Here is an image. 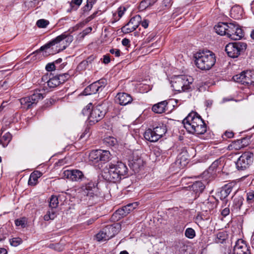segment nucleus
<instances>
[{
	"instance_id": "obj_1",
	"label": "nucleus",
	"mask_w": 254,
	"mask_h": 254,
	"mask_svg": "<svg viewBox=\"0 0 254 254\" xmlns=\"http://www.w3.org/2000/svg\"><path fill=\"white\" fill-rule=\"evenodd\" d=\"M128 169L121 161L111 162L104 168L102 176L107 181L117 183L127 176Z\"/></svg>"
},
{
	"instance_id": "obj_2",
	"label": "nucleus",
	"mask_w": 254,
	"mask_h": 254,
	"mask_svg": "<svg viewBox=\"0 0 254 254\" xmlns=\"http://www.w3.org/2000/svg\"><path fill=\"white\" fill-rule=\"evenodd\" d=\"M194 58L195 65L201 70L210 69L216 63L215 54L209 50L196 53Z\"/></svg>"
},
{
	"instance_id": "obj_3",
	"label": "nucleus",
	"mask_w": 254,
	"mask_h": 254,
	"mask_svg": "<svg viewBox=\"0 0 254 254\" xmlns=\"http://www.w3.org/2000/svg\"><path fill=\"white\" fill-rule=\"evenodd\" d=\"M45 90L36 89L34 93L30 96L22 98L19 99V102L21 105V108L28 110L36 105L37 103L44 98Z\"/></svg>"
},
{
	"instance_id": "obj_4",
	"label": "nucleus",
	"mask_w": 254,
	"mask_h": 254,
	"mask_svg": "<svg viewBox=\"0 0 254 254\" xmlns=\"http://www.w3.org/2000/svg\"><path fill=\"white\" fill-rule=\"evenodd\" d=\"M193 79L186 75H178L171 80V86L173 90L178 92L186 91L191 88Z\"/></svg>"
},
{
	"instance_id": "obj_5",
	"label": "nucleus",
	"mask_w": 254,
	"mask_h": 254,
	"mask_svg": "<svg viewBox=\"0 0 254 254\" xmlns=\"http://www.w3.org/2000/svg\"><path fill=\"white\" fill-rule=\"evenodd\" d=\"M73 40V38L72 35L70 34H66L65 33H64L61 35L57 36L56 38L49 42L45 45L42 46L40 48L39 50L41 51H45V52L46 53L47 52L46 50L49 49L51 47L53 46L62 42V44H63L62 48L57 50V52L58 53L61 51L65 49L67 47V46L69 45L70 43H71Z\"/></svg>"
},
{
	"instance_id": "obj_6",
	"label": "nucleus",
	"mask_w": 254,
	"mask_h": 254,
	"mask_svg": "<svg viewBox=\"0 0 254 254\" xmlns=\"http://www.w3.org/2000/svg\"><path fill=\"white\" fill-rule=\"evenodd\" d=\"M247 45L242 42L229 43L225 47L228 56L232 58H237L246 50Z\"/></svg>"
},
{
	"instance_id": "obj_7",
	"label": "nucleus",
	"mask_w": 254,
	"mask_h": 254,
	"mask_svg": "<svg viewBox=\"0 0 254 254\" xmlns=\"http://www.w3.org/2000/svg\"><path fill=\"white\" fill-rule=\"evenodd\" d=\"M254 154L251 152L243 153L238 159L236 165L238 170L244 171L248 169L252 165Z\"/></svg>"
},
{
	"instance_id": "obj_8",
	"label": "nucleus",
	"mask_w": 254,
	"mask_h": 254,
	"mask_svg": "<svg viewBox=\"0 0 254 254\" xmlns=\"http://www.w3.org/2000/svg\"><path fill=\"white\" fill-rule=\"evenodd\" d=\"M184 125H188L191 127H206V125L201 117L195 112H190L182 122Z\"/></svg>"
},
{
	"instance_id": "obj_9",
	"label": "nucleus",
	"mask_w": 254,
	"mask_h": 254,
	"mask_svg": "<svg viewBox=\"0 0 254 254\" xmlns=\"http://www.w3.org/2000/svg\"><path fill=\"white\" fill-rule=\"evenodd\" d=\"M106 114V110L101 105H98L92 109L88 117V122L90 126L99 122L103 118Z\"/></svg>"
},
{
	"instance_id": "obj_10",
	"label": "nucleus",
	"mask_w": 254,
	"mask_h": 254,
	"mask_svg": "<svg viewBox=\"0 0 254 254\" xmlns=\"http://www.w3.org/2000/svg\"><path fill=\"white\" fill-rule=\"evenodd\" d=\"M106 84L107 81L105 79L99 80L87 86L83 91V94L85 95H88L101 92Z\"/></svg>"
},
{
	"instance_id": "obj_11",
	"label": "nucleus",
	"mask_w": 254,
	"mask_h": 254,
	"mask_svg": "<svg viewBox=\"0 0 254 254\" xmlns=\"http://www.w3.org/2000/svg\"><path fill=\"white\" fill-rule=\"evenodd\" d=\"M227 37L233 40H239L244 36V33L235 22H230Z\"/></svg>"
},
{
	"instance_id": "obj_12",
	"label": "nucleus",
	"mask_w": 254,
	"mask_h": 254,
	"mask_svg": "<svg viewBox=\"0 0 254 254\" xmlns=\"http://www.w3.org/2000/svg\"><path fill=\"white\" fill-rule=\"evenodd\" d=\"M141 21V16L139 15H135L132 17L129 21L121 28L122 31L125 34L133 31L138 27Z\"/></svg>"
},
{
	"instance_id": "obj_13",
	"label": "nucleus",
	"mask_w": 254,
	"mask_h": 254,
	"mask_svg": "<svg viewBox=\"0 0 254 254\" xmlns=\"http://www.w3.org/2000/svg\"><path fill=\"white\" fill-rule=\"evenodd\" d=\"M63 174L64 178L72 181H81L84 178V176L82 172L79 170H65Z\"/></svg>"
},
{
	"instance_id": "obj_14",
	"label": "nucleus",
	"mask_w": 254,
	"mask_h": 254,
	"mask_svg": "<svg viewBox=\"0 0 254 254\" xmlns=\"http://www.w3.org/2000/svg\"><path fill=\"white\" fill-rule=\"evenodd\" d=\"M230 254H251V253L246 242L242 239H239L236 242L233 253Z\"/></svg>"
},
{
	"instance_id": "obj_15",
	"label": "nucleus",
	"mask_w": 254,
	"mask_h": 254,
	"mask_svg": "<svg viewBox=\"0 0 254 254\" xmlns=\"http://www.w3.org/2000/svg\"><path fill=\"white\" fill-rule=\"evenodd\" d=\"M250 75L251 70H247L241 72L240 74L234 75L233 79L237 82L250 86V78L251 77Z\"/></svg>"
},
{
	"instance_id": "obj_16",
	"label": "nucleus",
	"mask_w": 254,
	"mask_h": 254,
	"mask_svg": "<svg viewBox=\"0 0 254 254\" xmlns=\"http://www.w3.org/2000/svg\"><path fill=\"white\" fill-rule=\"evenodd\" d=\"M133 99L132 97L127 93H119L115 97V101L122 106H126L131 103Z\"/></svg>"
},
{
	"instance_id": "obj_17",
	"label": "nucleus",
	"mask_w": 254,
	"mask_h": 254,
	"mask_svg": "<svg viewBox=\"0 0 254 254\" xmlns=\"http://www.w3.org/2000/svg\"><path fill=\"white\" fill-rule=\"evenodd\" d=\"M158 128H148L144 133V137L145 139L150 142H155L157 141L162 136L157 133L158 131L157 129Z\"/></svg>"
},
{
	"instance_id": "obj_18",
	"label": "nucleus",
	"mask_w": 254,
	"mask_h": 254,
	"mask_svg": "<svg viewBox=\"0 0 254 254\" xmlns=\"http://www.w3.org/2000/svg\"><path fill=\"white\" fill-rule=\"evenodd\" d=\"M5 131V128H1L0 130V134L1 136L0 144H1L3 147H5L7 146L12 138V135L8 131L6 132L2 135L3 132Z\"/></svg>"
},
{
	"instance_id": "obj_19",
	"label": "nucleus",
	"mask_w": 254,
	"mask_h": 254,
	"mask_svg": "<svg viewBox=\"0 0 254 254\" xmlns=\"http://www.w3.org/2000/svg\"><path fill=\"white\" fill-rule=\"evenodd\" d=\"M95 184L92 182H89L85 186H82V189L86 194L87 196L90 198L91 197L94 198V197H97V195L94 194L93 190L95 189Z\"/></svg>"
},
{
	"instance_id": "obj_20",
	"label": "nucleus",
	"mask_w": 254,
	"mask_h": 254,
	"mask_svg": "<svg viewBox=\"0 0 254 254\" xmlns=\"http://www.w3.org/2000/svg\"><path fill=\"white\" fill-rule=\"evenodd\" d=\"M230 23L219 22L214 27L216 32L221 36L227 35Z\"/></svg>"
},
{
	"instance_id": "obj_21",
	"label": "nucleus",
	"mask_w": 254,
	"mask_h": 254,
	"mask_svg": "<svg viewBox=\"0 0 254 254\" xmlns=\"http://www.w3.org/2000/svg\"><path fill=\"white\" fill-rule=\"evenodd\" d=\"M144 162L141 158H133L129 163V167L135 173H138L143 167Z\"/></svg>"
},
{
	"instance_id": "obj_22",
	"label": "nucleus",
	"mask_w": 254,
	"mask_h": 254,
	"mask_svg": "<svg viewBox=\"0 0 254 254\" xmlns=\"http://www.w3.org/2000/svg\"><path fill=\"white\" fill-rule=\"evenodd\" d=\"M167 105V101L165 100L154 105L152 107V110L156 113L161 114L165 112Z\"/></svg>"
},
{
	"instance_id": "obj_23",
	"label": "nucleus",
	"mask_w": 254,
	"mask_h": 254,
	"mask_svg": "<svg viewBox=\"0 0 254 254\" xmlns=\"http://www.w3.org/2000/svg\"><path fill=\"white\" fill-rule=\"evenodd\" d=\"M233 188V185L232 183L226 184L222 187L220 192V199L222 200L226 198L232 191Z\"/></svg>"
},
{
	"instance_id": "obj_24",
	"label": "nucleus",
	"mask_w": 254,
	"mask_h": 254,
	"mask_svg": "<svg viewBox=\"0 0 254 254\" xmlns=\"http://www.w3.org/2000/svg\"><path fill=\"white\" fill-rule=\"evenodd\" d=\"M42 173L40 171H37L32 172L28 180V184L30 186H35L38 183V179L41 177Z\"/></svg>"
},
{
	"instance_id": "obj_25",
	"label": "nucleus",
	"mask_w": 254,
	"mask_h": 254,
	"mask_svg": "<svg viewBox=\"0 0 254 254\" xmlns=\"http://www.w3.org/2000/svg\"><path fill=\"white\" fill-rule=\"evenodd\" d=\"M205 188L204 184L200 181L194 182L191 186V189L196 194L201 193Z\"/></svg>"
},
{
	"instance_id": "obj_26",
	"label": "nucleus",
	"mask_w": 254,
	"mask_h": 254,
	"mask_svg": "<svg viewBox=\"0 0 254 254\" xmlns=\"http://www.w3.org/2000/svg\"><path fill=\"white\" fill-rule=\"evenodd\" d=\"M188 133L192 134L195 135L203 134L206 132L207 128H185Z\"/></svg>"
},
{
	"instance_id": "obj_27",
	"label": "nucleus",
	"mask_w": 254,
	"mask_h": 254,
	"mask_svg": "<svg viewBox=\"0 0 254 254\" xmlns=\"http://www.w3.org/2000/svg\"><path fill=\"white\" fill-rule=\"evenodd\" d=\"M242 141L240 139H238L233 141L231 144H230L228 146L227 149L229 150H232L233 149L238 150L242 148Z\"/></svg>"
},
{
	"instance_id": "obj_28",
	"label": "nucleus",
	"mask_w": 254,
	"mask_h": 254,
	"mask_svg": "<svg viewBox=\"0 0 254 254\" xmlns=\"http://www.w3.org/2000/svg\"><path fill=\"white\" fill-rule=\"evenodd\" d=\"M228 235L225 232H220L216 235L215 242L218 244L223 243L227 239Z\"/></svg>"
},
{
	"instance_id": "obj_29",
	"label": "nucleus",
	"mask_w": 254,
	"mask_h": 254,
	"mask_svg": "<svg viewBox=\"0 0 254 254\" xmlns=\"http://www.w3.org/2000/svg\"><path fill=\"white\" fill-rule=\"evenodd\" d=\"M155 2L154 0H143L140 2L138 9L140 11H143L149 6L153 5Z\"/></svg>"
},
{
	"instance_id": "obj_30",
	"label": "nucleus",
	"mask_w": 254,
	"mask_h": 254,
	"mask_svg": "<svg viewBox=\"0 0 254 254\" xmlns=\"http://www.w3.org/2000/svg\"><path fill=\"white\" fill-rule=\"evenodd\" d=\"M99 160L100 162L105 163L108 161L111 158V154L109 151L101 150Z\"/></svg>"
},
{
	"instance_id": "obj_31",
	"label": "nucleus",
	"mask_w": 254,
	"mask_h": 254,
	"mask_svg": "<svg viewBox=\"0 0 254 254\" xmlns=\"http://www.w3.org/2000/svg\"><path fill=\"white\" fill-rule=\"evenodd\" d=\"M244 198L242 196H236L233 199V207L236 209L240 210L243 205Z\"/></svg>"
},
{
	"instance_id": "obj_32",
	"label": "nucleus",
	"mask_w": 254,
	"mask_h": 254,
	"mask_svg": "<svg viewBox=\"0 0 254 254\" xmlns=\"http://www.w3.org/2000/svg\"><path fill=\"white\" fill-rule=\"evenodd\" d=\"M222 162V160L221 158L216 160L212 163L211 166L209 167V170L212 171L216 170L218 168H219V170H221L223 165Z\"/></svg>"
},
{
	"instance_id": "obj_33",
	"label": "nucleus",
	"mask_w": 254,
	"mask_h": 254,
	"mask_svg": "<svg viewBox=\"0 0 254 254\" xmlns=\"http://www.w3.org/2000/svg\"><path fill=\"white\" fill-rule=\"evenodd\" d=\"M133 210V207H132V204L130 203L124 206L121 210H118V212L120 215H126Z\"/></svg>"
},
{
	"instance_id": "obj_34",
	"label": "nucleus",
	"mask_w": 254,
	"mask_h": 254,
	"mask_svg": "<svg viewBox=\"0 0 254 254\" xmlns=\"http://www.w3.org/2000/svg\"><path fill=\"white\" fill-rule=\"evenodd\" d=\"M100 152L101 150H92L89 154L90 159L96 163L100 162Z\"/></svg>"
},
{
	"instance_id": "obj_35",
	"label": "nucleus",
	"mask_w": 254,
	"mask_h": 254,
	"mask_svg": "<svg viewBox=\"0 0 254 254\" xmlns=\"http://www.w3.org/2000/svg\"><path fill=\"white\" fill-rule=\"evenodd\" d=\"M60 84V81L58 77L56 75L55 76L50 77L49 82H48V86L50 88H54Z\"/></svg>"
},
{
	"instance_id": "obj_36",
	"label": "nucleus",
	"mask_w": 254,
	"mask_h": 254,
	"mask_svg": "<svg viewBox=\"0 0 254 254\" xmlns=\"http://www.w3.org/2000/svg\"><path fill=\"white\" fill-rule=\"evenodd\" d=\"M57 217V211L55 209L51 208V210L48 211L47 214L44 216V219L45 221L53 220Z\"/></svg>"
},
{
	"instance_id": "obj_37",
	"label": "nucleus",
	"mask_w": 254,
	"mask_h": 254,
	"mask_svg": "<svg viewBox=\"0 0 254 254\" xmlns=\"http://www.w3.org/2000/svg\"><path fill=\"white\" fill-rule=\"evenodd\" d=\"M58 198L56 195H52L49 201V207L52 209H56L59 204Z\"/></svg>"
},
{
	"instance_id": "obj_38",
	"label": "nucleus",
	"mask_w": 254,
	"mask_h": 254,
	"mask_svg": "<svg viewBox=\"0 0 254 254\" xmlns=\"http://www.w3.org/2000/svg\"><path fill=\"white\" fill-rule=\"evenodd\" d=\"M109 228V231H111V232L115 236L121 229V225L119 223H116L112 225L108 226Z\"/></svg>"
},
{
	"instance_id": "obj_39",
	"label": "nucleus",
	"mask_w": 254,
	"mask_h": 254,
	"mask_svg": "<svg viewBox=\"0 0 254 254\" xmlns=\"http://www.w3.org/2000/svg\"><path fill=\"white\" fill-rule=\"evenodd\" d=\"M104 141L105 143L111 146H114L117 143V139L112 136L106 137L104 138Z\"/></svg>"
},
{
	"instance_id": "obj_40",
	"label": "nucleus",
	"mask_w": 254,
	"mask_h": 254,
	"mask_svg": "<svg viewBox=\"0 0 254 254\" xmlns=\"http://www.w3.org/2000/svg\"><path fill=\"white\" fill-rule=\"evenodd\" d=\"M185 236L190 239H192L195 236V232L191 228H187L185 232Z\"/></svg>"
},
{
	"instance_id": "obj_41",
	"label": "nucleus",
	"mask_w": 254,
	"mask_h": 254,
	"mask_svg": "<svg viewBox=\"0 0 254 254\" xmlns=\"http://www.w3.org/2000/svg\"><path fill=\"white\" fill-rule=\"evenodd\" d=\"M96 239L98 241H106L108 240V239H107V236L106 235L104 229L100 231L96 235Z\"/></svg>"
},
{
	"instance_id": "obj_42",
	"label": "nucleus",
	"mask_w": 254,
	"mask_h": 254,
	"mask_svg": "<svg viewBox=\"0 0 254 254\" xmlns=\"http://www.w3.org/2000/svg\"><path fill=\"white\" fill-rule=\"evenodd\" d=\"M95 1L96 0H87L86 4L83 8L84 12L90 11Z\"/></svg>"
},
{
	"instance_id": "obj_43",
	"label": "nucleus",
	"mask_w": 254,
	"mask_h": 254,
	"mask_svg": "<svg viewBox=\"0 0 254 254\" xmlns=\"http://www.w3.org/2000/svg\"><path fill=\"white\" fill-rule=\"evenodd\" d=\"M48 247L58 252L62 251L64 250V246L59 243L51 244Z\"/></svg>"
},
{
	"instance_id": "obj_44",
	"label": "nucleus",
	"mask_w": 254,
	"mask_h": 254,
	"mask_svg": "<svg viewBox=\"0 0 254 254\" xmlns=\"http://www.w3.org/2000/svg\"><path fill=\"white\" fill-rule=\"evenodd\" d=\"M239 11L241 12V9L240 7H238V6L233 7L232 8V9L231 10V12H230L231 16L234 17L235 19L239 18L240 16H241V14L240 15L235 14L236 12H239Z\"/></svg>"
},
{
	"instance_id": "obj_45",
	"label": "nucleus",
	"mask_w": 254,
	"mask_h": 254,
	"mask_svg": "<svg viewBox=\"0 0 254 254\" xmlns=\"http://www.w3.org/2000/svg\"><path fill=\"white\" fill-rule=\"evenodd\" d=\"M247 202L249 204L254 202V191L251 190L247 193Z\"/></svg>"
},
{
	"instance_id": "obj_46",
	"label": "nucleus",
	"mask_w": 254,
	"mask_h": 254,
	"mask_svg": "<svg viewBox=\"0 0 254 254\" xmlns=\"http://www.w3.org/2000/svg\"><path fill=\"white\" fill-rule=\"evenodd\" d=\"M49 22L48 20L44 19L38 20L36 22L37 26L39 28H45Z\"/></svg>"
},
{
	"instance_id": "obj_47",
	"label": "nucleus",
	"mask_w": 254,
	"mask_h": 254,
	"mask_svg": "<svg viewBox=\"0 0 254 254\" xmlns=\"http://www.w3.org/2000/svg\"><path fill=\"white\" fill-rule=\"evenodd\" d=\"M60 81V84L64 83L69 78V75L67 73L57 75Z\"/></svg>"
},
{
	"instance_id": "obj_48",
	"label": "nucleus",
	"mask_w": 254,
	"mask_h": 254,
	"mask_svg": "<svg viewBox=\"0 0 254 254\" xmlns=\"http://www.w3.org/2000/svg\"><path fill=\"white\" fill-rule=\"evenodd\" d=\"M22 241L21 239L19 238H13L10 240V243L11 245L16 247L20 245L22 243Z\"/></svg>"
},
{
	"instance_id": "obj_49",
	"label": "nucleus",
	"mask_w": 254,
	"mask_h": 254,
	"mask_svg": "<svg viewBox=\"0 0 254 254\" xmlns=\"http://www.w3.org/2000/svg\"><path fill=\"white\" fill-rule=\"evenodd\" d=\"M15 224L17 226H21L22 228L25 227V219H17L15 220Z\"/></svg>"
},
{
	"instance_id": "obj_50",
	"label": "nucleus",
	"mask_w": 254,
	"mask_h": 254,
	"mask_svg": "<svg viewBox=\"0 0 254 254\" xmlns=\"http://www.w3.org/2000/svg\"><path fill=\"white\" fill-rule=\"evenodd\" d=\"M234 133L232 131L227 130L226 131L223 135H222V137L224 139L226 138H231L234 136Z\"/></svg>"
},
{
	"instance_id": "obj_51",
	"label": "nucleus",
	"mask_w": 254,
	"mask_h": 254,
	"mask_svg": "<svg viewBox=\"0 0 254 254\" xmlns=\"http://www.w3.org/2000/svg\"><path fill=\"white\" fill-rule=\"evenodd\" d=\"M46 69L48 71H51L55 69V65L54 63H49L46 66Z\"/></svg>"
},
{
	"instance_id": "obj_52",
	"label": "nucleus",
	"mask_w": 254,
	"mask_h": 254,
	"mask_svg": "<svg viewBox=\"0 0 254 254\" xmlns=\"http://www.w3.org/2000/svg\"><path fill=\"white\" fill-rule=\"evenodd\" d=\"M104 229V230L106 232V235L107 236V239H108V240H109L110 239L113 238L114 236V234L111 232V231L110 230V232L109 231V228L108 227V226H106Z\"/></svg>"
},
{
	"instance_id": "obj_53",
	"label": "nucleus",
	"mask_w": 254,
	"mask_h": 254,
	"mask_svg": "<svg viewBox=\"0 0 254 254\" xmlns=\"http://www.w3.org/2000/svg\"><path fill=\"white\" fill-rule=\"evenodd\" d=\"M110 53L115 55L116 57H119L121 56V51L119 49H112L110 50Z\"/></svg>"
},
{
	"instance_id": "obj_54",
	"label": "nucleus",
	"mask_w": 254,
	"mask_h": 254,
	"mask_svg": "<svg viewBox=\"0 0 254 254\" xmlns=\"http://www.w3.org/2000/svg\"><path fill=\"white\" fill-rule=\"evenodd\" d=\"M90 135V129L89 128H85V130L82 133L80 136V138H83L84 137H88Z\"/></svg>"
},
{
	"instance_id": "obj_55",
	"label": "nucleus",
	"mask_w": 254,
	"mask_h": 254,
	"mask_svg": "<svg viewBox=\"0 0 254 254\" xmlns=\"http://www.w3.org/2000/svg\"><path fill=\"white\" fill-rule=\"evenodd\" d=\"M126 9L125 7H120L118 9V19H119L124 14V12L126 11Z\"/></svg>"
},
{
	"instance_id": "obj_56",
	"label": "nucleus",
	"mask_w": 254,
	"mask_h": 254,
	"mask_svg": "<svg viewBox=\"0 0 254 254\" xmlns=\"http://www.w3.org/2000/svg\"><path fill=\"white\" fill-rule=\"evenodd\" d=\"M51 76V74H46L44 75L42 78L41 80L42 82H44L45 83H47L48 84V82H49V80L50 79V76Z\"/></svg>"
},
{
	"instance_id": "obj_57",
	"label": "nucleus",
	"mask_w": 254,
	"mask_h": 254,
	"mask_svg": "<svg viewBox=\"0 0 254 254\" xmlns=\"http://www.w3.org/2000/svg\"><path fill=\"white\" fill-rule=\"evenodd\" d=\"M88 64L85 61L81 62L78 65V68L80 69H85Z\"/></svg>"
},
{
	"instance_id": "obj_58",
	"label": "nucleus",
	"mask_w": 254,
	"mask_h": 254,
	"mask_svg": "<svg viewBox=\"0 0 254 254\" xmlns=\"http://www.w3.org/2000/svg\"><path fill=\"white\" fill-rule=\"evenodd\" d=\"M250 86H254V71L251 70Z\"/></svg>"
},
{
	"instance_id": "obj_59",
	"label": "nucleus",
	"mask_w": 254,
	"mask_h": 254,
	"mask_svg": "<svg viewBox=\"0 0 254 254\" xmlns=\"http://www.w3.org/2000/svg\"><path fill=\"white\" fill-rule=\"evenodd\" d=\"M92 30V28L91 27H89L84 29L82 32V36L84 37L85 35H87L88 34L90 33Z\"/></svg>"
},
{
	"instance_id": "obj_60",
	"label": "nucleus",
	"mask_w": 254,
	"mask_h": 254,
	"mask_svg": "<svg viewBox=\"0 0 254 254\" xmlns=\"http://www.w3.org/2000/svg\"><path fill=\"white\" fill-rule=\"evenodd\" d=\"M230 213V210L229 208L228 207L225 208L223 209L221 211V214L225 217L227 216Z\"/></svg>"
},
{
	"instance_id": "obj_61",
	"label": "nucleus",
	"mask_w": 254,
	"mask_h": 254,
	"mask_svg": "<svg viewBox=\"0 0 254 254\" xmlns=\"http://www.w3.org/2000/svg\"><path fill=\"white\" fill-rule=\"evenodd\" d=\"M103 62L105 64H108L110 62V56L108 55L104 56Z\"/></svg>"
},
{
	"instance_id": "obj_62",
	"label": "nucleus",
	"mask_w": 254,
	"mask_h": 254,
	"mask_svg": "<svg viewBox=\"0 0 254 254\" xmlns=\"http://www.w3.org/2000/svg\"><path fill=\"white\" fill-rule=\"evenodd\" d=\"M95 57L93 55H91L85 61L87 62V64H91L92 62L94 60Z\"/></svg>"
},
{
	"instance_id": "obj_63",
	"label": "nucleus",
	"mask_w": 254,
	"mask_h": 254,
	"mask_svg": "<svg viewBox=\"0 0 254 254\" xmlns=\"http://www.w3.org/2000/svg\"><path fill=\"white\" fill-rule=\"evenodd\" d=\"M129 43H130V41L128 39H127V38L123 39L122 41V43L123 45H124L125 46H127L128 45H129Z\"/></svg>"
},
{
	"instance_id": "obj_64",
	"label": "nucleus",
	"mask_w": 254,
	"mask_h": 254,
	"mask_svg": "<svg viewBox=\"0 0 254 254\" xmlns=\"http://www.w3.org/2000/svg\"><path fill=\"white\" fill-rule=\"evenodd\" d=\"M82 0H72L71 4H74L77 6H79L82 3Z\"/></svg>"
}]
</instances>
